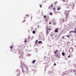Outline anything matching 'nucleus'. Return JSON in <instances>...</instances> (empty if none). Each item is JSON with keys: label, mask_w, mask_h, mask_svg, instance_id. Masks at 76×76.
Segmentation results:
<instances>
[{"label": "nucleus", "mask_w": 76, "mask_h": 76, "mask_svg": "<svg viewBox=\"0 0 76 76\" xmlns=\"http://www.w3.org/2000/svg\"><path fill=\"white\" fill-rule=\"evenodd\" d=\"M65 74H64L62 75V76H64Z\"/></svg>", "instance_id": "nucleus-38"}, {"label": "nucleus", "mask_w": 76, "mask_h": 76, "mask_svg": "<svg viewBox=\"0 0 76 76\" xmlns=\"http://www.w3.org/2000/svg\"><path fill=\"white\" fill-rule=\"evenodd\" d=\"M55 32H58V28H57L55 29Z\"/></svg>", "instance_id": "nucleus-4"}, {"label": "nucleus", "mask_w": 76, "mask_h": 76, "mask_svg": "<svg viewBox=\"0 0 76 76\" xmlns=\"http://www.w3.org/2000/svg\"><path fill=\"white\" fill-rule=\"evenodd\" d=\"M65 14H66V17L65 18L66 19H68V18H69V13L68 12H67V11H65Z\"/></svg>", "instance_id": "nucleus-1"}, {"label": "nucleus", "mask_w": 76, "mask_h": 76, "mask_svg": "<svg viewBox=\"0 0 76 76\" xmlns=\"http://www.w3.org/2000/svg\"><path fill=\"white\" fill-rule=\"evenodd\" d=\"M35 61H36V60H34V61H32L33 63L34 64V63H35Z\"/></svg>", "instance_id": "nucleus-12"}, {"label": "nucleus", "mask_w": 76, "mask_h": 76, "mask_svg": "<svg viewBox=\"0 0 76 76\" xmlns=\"http://www.w3.org/2000/svg\"><path fill=\"white\" fill-rule=\"evenodd\" d=\"M45 22H48V20H47V19H45Z\"/></svg>", "instance_id": "nucleus-20"}, {"label": "nucleus", "mask_w": 76, "mask_h": 76, "mask_svg": "<svg viewBox=\"0 0 76 76\" xmlns=\"http://www.w3.org/2000/svg\"><path fill=\"white\" fill-rule=\"evenodd\" d=\"M54 53L56 54V53H57V52H54Z\"/></svg>", "instance_id": "nucleus-31"}, {"label": "nucleus", "mask_w": 76, "mask_h": 76, "mask_svg": "<svg viewBox=\"0 0 76 76\" xmlns=\"http://www.w3.org/2000/svg\"><path fill=\"white\" fill-rule=\"evenodd\" d=\"M61 9V7H58L57 9V10H60Z\"/></svg>", "instance_id": "nucleus-7"}, {"label": "nucleus", "mask_w": 76, "mask_h": 76, "mask_svg": "<svg viewBox=\"0 0 76 76\" xmlns=\"http://www.w3.org/2000/svg\"><path fill=\"white\" fill-rule=\"evenodd\" d=\"M28 17H29V15L27 14L26 15V18H27Z\"/></svg>", "instance_id": "nucleus-9"}, {"label": "nucleus", "mask_w": 76, "mask_h": 76, "mask_svg": "<svg viewBox=\"0 0 76 76\" xmlns=\"http://www.w3.org/2000/svg\"><path fill=\"white\" fill-rule=\"evenodd\" d=\"M68 58H70V56H68Z\"/></svg>", "instance_id": "nucleus-32"}, {"label": "nucleus", "mask_w": 76, "mask_h": 76, "mask_svg": "<svg viewBox=\"0 0 76 76\" xmlns=\"http://www.w3.org/2000/svg\"><path fill=\"white\" fill-rule=\"evenodd\" d=\"M49 33V32L48 31H47L46 32V34L47 35H48V34Z\"/></svg>", "instance_id": "nucleus-8"}, {"label": "nucleus", "mask_w": 76, "mask_h": 76, "mask_svg": "<svg viewBox=\"0 0 76 76\" xmlns=\"http://www.w3.org/2000/svg\"><path fill=\"white\" fill-rule=\"evenodd\" d=\"M72 32H73V31H69V34H71V33H72Z\"/></svg>", "instance_id": "nucleus-15"}, {"label": "nucleus", "mask_w": 76, "mask_h": 76, "mask_svg": "<svg viewBox=\"0 0 76 76\" xmlns=\"http://www.w3.org/2000/svg\"><path fill=\"white\" fill-rule=\"evenodd\" d=\"M62 38H63V39H64V36H63Z\"/></svg>", "instance_id": "nucleus-28"}, {"label": "nucleus", "mask_w": 76, "mask_h": 76, "mask_svg": "<svg viewBox=\"0 0 76 76\" xmlns=\"http://www.w3.org/2000/svg\"><path fill=\"white\" fill-rule=\"evenodd\" d=\"M49 24H50V25H51V23L50 22L49 23Z\"/></svg>", "instance_id": "nucleus-30"}, {"label": "nucleus", "mask_w": 76, "mask_h": 76, "mask_svg": "<svg viewBox=\"0 0 76 76\" xmlns=\"http://www.w3.org/2000/svg\"><path fill=\"white\" fill-rule=\"evenodd\" d=\"M50 6L51 8H53V4H52L50 5Z\"/></svg>", "instance_id": "nucleus-13"}, {"label": "nucleus", "mask_w": 76, "mask_h": 76, "mask_svg": "<svg viewBox=\"0 0 76 76\" xmlns=\"http://www.w3.org/2000/svg\"><path fill=\"white\" fill-rule=\"evenodd\" d=\"M23 65L24 66H26V64H24Z\"/></svg>", "instance_id": "nucleus-33"}, {"label": "nucleus", "mask_w": 76, "mask_h": 76, "mask_svg": "<svg viewBox=\"0 0 76 76\" xmlns=\"http://www.w3.org/2000/svg\"><path fill=\"white\" fill-rule=\"evenodd\" d=\"M56 52H57L58 51V50H56Z\"/></svg>", "instance_id": "nucleus-39"}, {"label": "nucleus", "mask_w": 76, "mask_h": 76, "mask_svg": "<svg viewBox=\"0 0 76 76\" xmlns=\"http://www.w3.org/2000/svg\"><path fill=\"white\" fill-rule=\"evenodd\" d=\"M38 27H39V26H38Z\"/></svg>", "instance_id": "nucleus-42"}, {"label": "nucleus", "mask_w": 76, "mask_h": 76, "mask_svg": "<svg viewBox=\"0 0 76 76\" xmlns=\"http://www.w3.org/2000/svg\"><path fill=\"white\" fill-rule=\"evenodd\" d=\"M32 32L33 34H35V31H33Z\"/></svg>", "instance_id": "nucleus-17"}, {"label": "nucleus", "mask_w": 76, "mask_h": 76, "mask_svg": "<svg viewBox=\"0 0 76 76\" xmlns=\"http://www.w3.org/2000/svg\"><path fill=\"white\" fill-rule=\"evenodd\" d=\"M50 15H53V14L52 13L50 12Z\"/></svg>", "instance_id": "nucleus-19"}, {"label": "nucleus", "mask_w": 76, "mask_h": 76, "mask_svg": "<svg viewBox=\"0 0 76 76\" xmlns=\"http://www.w3.org/2000/svg\"><path fill=\"white\" fill-rule=\"evenodd\" d=\"M62 1H63V2H65L66 1H65V0H62Z\"/></svg>", "instance_id": "nucleus-26"}, {"label": "nucleus", "mask_w": 76, "mask_h": 76, "mask_svg": "<svg viewBox=\"0 0 76 76\" xmlns=\"http://www.w3.org/2000/svg\"><path fill=\"white\" fill-rule=\"evenodd\" d=\"M73 33H74L75 34H76V31L74 30V31H73Z\"/></svg>", "instance_id": "nucleus-14"}, {"label": "nucleus", "mask_w": 76, "mask_h": 76, "mask_svg": "<svg viewBox=\"0 0 76 76\" xmlns=\"http://www.w3.org/2000/svg\"><path fill=\"white\" fill-rule=\"evenodd\" d=\"M63 22H64V21H63Z\"/></svg>", "instance_id": "nucleus-40"}, {"label": "nucleus", "mask_w": 76, "mask_h": 76, "mask_svg": "<svg viewBox=\"0 0 76 76\" xmlns=\"http://www.w3.org/2000/svg\"><path fill=\"white\" fill-rule=\"evenodd\" d=\"M74 50V49H73V48L72 47H71L70 48L69 50V53H72L73 51Z\"/></svg>", "instance_id": "nucleus-2"}, {"label": "nucleus", "mask_w": 76, "mask_h": 76, "mask_svg": "<svg viewBox=\"0 0 76 76\" xmlns=\"http://www.w3.org/2000/svg\"><path fill=\"white\" fill-rule=\"evenodd\" d=\"M48 30H49V31H51V29L49 28Z\"/></svg>", "instance_id": "nucleus-25"}, {"label": "nucleus", "mask_w": 76, "mask_h": 76, "mask_svg": "<svg viewBox=\"0 0 76 76\" xmlns=\"http://www.w3.org/2000/svg\"><path fill=\"white\" fill-rule=\"evenodd\" d=\"M41 5H42V4Z\"/></svg>", "instance_id": "nucleus-44"}, {"label": "nucleus", "mask_w": 76, "mask_h": 76, "mask_svg": "<svg viewBox=\"0 0 76 76\" xmlns=\"http://www.w3.org/2000/svg\"><path fill=\"white\" fill-rule=\"evenodd\" d=\"M56 9V7H54L53 8V10H54V11H55Z\"/></svg>", "instance_id": "nucleus-10"}, {"label": "nucleus", "mask_w": 76, "mask_h": 76, "mask_svg": "<svg viewBox=\"0 0 76 76\" xmlns=\"http://www.w3.org/2000/svg\"><path fill=\"white\" fill-rule=\"evenodd\" d=\"M26 24H27V25H28V23H27Z\"/></svg>", "instance_id": "nucleus-41"}, {"label": "nucleus", "mask_w": 76, "mask_h": 76, "mask_svg": "<svg viewBox=\"0 0 76 76\" xmlns=\"http://www.w3.org/2000/svg\"><path fill=\"white\" fill-rule=\"evenodd\" d=\"M50 7H50V6L48 8H49V9H50Z\"/></svg>", "instance_id": "nucleus-34"}, {"label": "nucleus", "mask_w": 76, "mask_h": 76, "mask_svg": "<svg viewBox=\"0 0 76 76\" xmlns=\"http://www.w3.org/2000/svg\"><path fill=\"white\" fill-rule=\"evenodd\" d=\"M73 72H76V70L75 69L73 71Z\"/></svg>", "instance_id": "nucleus-24"}, {"label": "nucleus", "mask_w": 76, "mask_h": 76, "mask_svg": "<svg viewBox=\"0 0 76 76\" xmlns=\"http://www.w3.org/2000/svg\"><path fill=\"white\" fill-rule=\"evenodd\" d=\"M26 40H25V42H26Z\"/></svg>", "instance_id": "nucleus-35"}, {"label": "nucleus", "mask_w": 76, "mask_h": 76, "mask_svg": "<svg viewBox=\"0 0 76 76\" xmlns=\"http://www.w3.org/2000/svg\"><path fill=\"white\" fill-rule=\"evenodd\" d=\"M38 42V40H36L35 42V44H37V43Z\"/></svg>", "instance_id": "nucleus-18"}, {"label": "nucleus", "mask_w": 76, "mask_h": 76, "mask_svg": "<svg viewBox=\"0 0 76 76\" xmlns=\"http://www.w3.org/2000/svg\"><path fill=\"white\" fill-rule=\"evenodd\" d=\"M47 31H48V27L47 26Z\"/></svg>", "instance_id": "nucleus-21"}, {"label": "nucleus", "mask_w": 76, "mask_h": 76, "mask_svg": "<svg viewBox=\"0 0 76 76\" xmlns=\"http://www.w3.org/2000/svg\"><path fill=\"white\" fill-rule=\"evenodd\" d=\"M42 41H39V44H42Z\"/></svg>", "instance_id": "nucleus-6"}, {"label": "nucleus", "mask_w": 76, "mask_h": 76, "mask_svg": "<svg viewBox=\"0 0 76 76\" xmlns=\"http://www.w3.org/2000/svg\"><path fill=\"white\" fill-rule=\"evenodd\" d=\"M58 58H60V56H58Z\"/></svg>", "instance_id": "nucleus-37"}, {"label": "nucleus", "mask_w": 76, "mask_h": 76, "mask_svg": "<svg viewBox=\"0 0 76 76\" xmlns=\"http://www.w3.org/2000/svg\"><path fill=\"white\" fill-rule=\"evenodd\" d=\"M10 48H13V47L12 46H10Z\"/></svg>", "instance_id": "nucleus-23"}, {"label": "nucleus", "mask_w": 76, "mask_h": 76, "mask_svg": "<svg viewBox=\"0 0 76 76\" xmlns=\"http://www.w3.org/2000/svg\"><path fill=\"white\" fill-rule=\"evenodd\" d=\"M54 66H56V64L54 63Z\"/></svg>", "instance_id": "nucleus-29"}, {"label": "nucleus", "mask_w": 76, "mask_h": 76, "mask_svg": "<svg viewBox=\"0 0 76 76\" xmlns=\"http://www.w3.org/2000/svg\"><path fill=\"white\" fill-rule=\"evenodd\" d=\"M39 5H40V7L41 8L42 7V6H41V5L39 4Z\"/></svg>", "instance_id": "nucleus-27"}, {"label": "nucleus", "mask_w": 76, "mask_h": 76, "mask_svg": "<svg viewBox=\"0 0 76 76\" xmlns=\"http://www.w3.org/2000/svg\"><path fill=\"white\" fill-rule=\"evenodd\" d=\"M66 37H67L68 38H70V35H67V36H66Z\"/></svg>", "instance_id": "nucleus-5"}, {"label": "nucleus", "mask_w": 76, "mask_h": 76, "mask_svg": "<svg viewBox=\"0 0 76 76\" xmlns=\"http://www.w3.org/2000/svg\"><path fill=\"white\" fill-rule=\"evenodd\" d=\"M44 17L45 18H46L47 17V16L46 15L44 16Z\"/></svg>", "instance_id": "nucleus-22"}, {"label": "nucleus", "mask_w": 76, "mask_h": 76, "mask_svg": "<svg viewBox=\"0 0 76 76\" xmlns=\"http://www.w3.org/2000/svg\"><path fill=\"white\" fill-rule=\"evenodd\" d=\"M62 31H63V30H62Z\"/></svg>", "instance_id": "nucleus-43"}, {"label": "nucleus", "mask_w": 76, "mask_h": 76, "mask_svg": "<svg viewBox=\"0 0 76 76\" xmlns=\"http://www.w3.org/2000/svg\"><path fill=\"white\" fill-rule=\"evenodd\" d=\"M60 56V53H58L56 54V57H58V56Z\"/></svg>", "instance_id": "nucleus-3"}, {"label": "nucleus", "mask_w": 76, "mask_h": 76, "mask_svg": "<svg viewBox=\"0 0 76 76\" xmlns=\"http://www.w3.org/2000/svg\"><path fill=\"white\" fill-rule=\"evenodd\" d=\"M75 31H76V28H75Z\"/></svg>", "instance_id": "nucleus-36"}, {"label": "nucleus", "mask_w": 76, "mask_h": 76, "mask_svg": "<svg viewBox=\"0 0 76 76\" xmlns=\"http://www.w3.org/2000/svg\"><path fill=\"white\" fill-rule=\"evenodd\" d=\"M57 1H55L54 2V4H57Z\"/></svg>", "instance_id": "nucleus-11"}, {"label": "nucleus", "mask_w": 76, "mask_h": 76, "mask_svg": "<svg viewBox=\"0 0 76 76\" xmlns=\"http://www.w3.org/2000/svg\"><path fill=\"white\" fill-rule=\"evenodd\" d=\"M62 56H64V52H63L62 53Z\"/></svg>", "instance_id": "nucleus-16"}]
</instances>
